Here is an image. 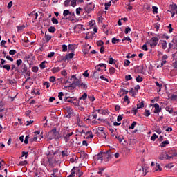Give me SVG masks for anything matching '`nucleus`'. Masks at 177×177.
<instances>
[{"mask_svg": "<svg viewBox=\"0 0 177 177\" xmlns=\"http://www.w3.org/2000/svg\"><path fill=\"white\" fill-rule=\"evenodd\" d=\"M61 136L59 132L56 130V129H53L48 133V139L49 140H52V139H60Z\"/></svg>", "mask_w": 177, "mask_h": 177, "instance_id": "obj_1", "label": "nucleus"}, {"mask_svg": "<svg viewBox=\"0 0 177 177\" xmlns=\"http://www.w3.org/2000/svg\"><path fill=\"white\" fill-rule=\"evenodd\" d=\"M104 156L106 162H108L111 158H113V153L111 150H108L106 152H104Z\"/></svg>", "mask_w": 177, "mask_h": 177, "instance_id": "obj_2", "label": "nucleus"}, {"mask_svg": "<svg viewBox=\"0 0 177 177\" xmlns=\"http://www.w3.org/2000/svg\"><path fill=\"white\" fill-rule=\"evenodd\" d=\"M158 37H152L149 41L150 46L151 48H156L158 44Z\"/></svg>", "mask_w": 177, "mask_h": 177, "instance_id": "obj_3", "label": "nucleus"}, {"mask_svg": "<svg viewBox=\"0 0 177 177\" xmlns=\"http://www.w3.org/2000/svg\"><path fill=\"white\" fill-rule=\"evenodd\" d=\"M145 171V169H143V167H137L136 171H135V177L138 176H143V172Z\"/></svg>", "mask_w": 177, "mask_h": 177, "instance_id": "obj_4", "label": "nucleus"}, {"mask_svg": "<svg viewBox=\"0 0 177 177\" xmlns=\"http://www.w3.org/2000/svg\"><path fill=\"white\" fill-rule=\"evenodd\" d=\"M84 9L87 13H91L95 9V4L93 3H89Z\"/></svg>", "mask_w": 177, "mask_h": 177, "instance_id": "obj_5", "label": "nucleus"}, {"mask_svg": "<svg viewBox=\"0 0 177 177\" xmlns=\"http://www.w3.org/2000/svg\"><path fill=\"white\" fill-rule=\"evenodd\" d=\"M73 80H74L73 82L75 85H76V86H80L81 85V81H80V80L77 79L75 75H72L70 79L71 81H72Z\"/></svg>", "mask_w": 177, "mask_h": 177, "instance_id": "obj_6", "label": "nucleus"}, {"mask_svg": "<svg viewBox=\"0 0 177 177\" xmlns=\"http://www.w3.org/2000/svg\"><path fill=\"white\" fill-rule=\"evenodd\" d=\"M167 158L168 153H167V151L162 152L158 156L159 160H161V161H164V160H168L167 159Z\"/></svg>", "mask_w": 177, "mask_h": 177, "instance_id": "obj_7", "label": "nucleus"}, {"mask_svg": "<svg viewBox=\"0 0 177 177\" xmlns=\"http://www.w3.org/2000/svg\"><path fill=\"white\" fill-rule=\"evenodd\" d=\"M85 31V28H84V25L77 24L74 27V30L77 32H80V31Z\"/></svg>", "mask_w": 177, "mask_h": 177, "instance_id": "obj_8", "label": "nucleus"}, {"mask_svg": "<svg viewBox=\"0 0 177 177\" xmlns=\"http://www.w3.org/2000/svg\"><path fill=\"white\" fill-rule=\"evenodd\" d=\"M176 152L174 151H169L167 153V160H171V158H174L176 156Z\"/></svg>", "mask_w": 177, "mask_h": 177, "instance_id": "obj_9", "label": "nucleus"}, {"mask_svg": "<svg viewBox=\"0 0 177 177\" xmlns=\"http://www.w3.org/2000/svg\"><path fill=\"white\" fill-rule=\"evenodd\" d=\"M72 135H74L73 132L68 133L66 135H64V139L66 143H68V140H70V136H72Z\"/></svg>", "mask_w": 177, "mask_h": 177, "instance_id": "obj_10", "label": "nucleus"}, {"mask_svg": "<svg viewBox=\"0 0 177 177\" xmlns=\"http://www.w3.org/2000/svg\"><path fill=\"white\" fill-rule=\"evenodd\" d=\"M154 108H155V110H154V111H153V113H155V114H157V113H160V111H161V108H160V105L158 104H154Z\"/></svg>", "mask_w": 177, "mask_h": 177, "instance_id": "obj_11", "label": "nucleus"}, {"mask_svg": "<svg viewBox=\"0 0 177 177\" xmlns=\"http://www.w3.org/2000/svg\"><path fill=\"white\" fill-rule=\"evenodd\" d=\"M80 154V157H81V158H82V160H88V154H86V153H85V151H81Z\"/></svg>", "mask_w": 177, "mask_h": 177, "instance_id": "obj_12", "label": "nucleus"}, {"mask_svg": "<svg viewBox=\"0 0 177 177\" xmlns=\"http://www.w3.org/2000/svg\"><path fill=\"white\" fill-rule=\"evenodd\" d=\"M97 160H100V161H103V157H104V152L100 151L97 155Z\"/></svg>", "mask_w": 177, "mask_h": 177, "instance_id": "obj_13", "label": "nucleus"}, {"mask_svg": "<svg viewBox=\"0 0 177 177\" xmlns=\"http://www.w3.org/2000/svg\"><path fill=\"white\" fill-rule=\"evenodd\" d=\"M172 44L174 45V49H176V52L174 54H173V57H175V55H177V40L173 39L171 41Z\"/></svg>", "mask_w": 177, "mask_h": 177, "instance_id": "obj_14", "label": "nucleus"}, {"mask_svg": "<svg viewBox=\"0 0 177 177\" xmlns=\"http://www.w3.org/2000/svg\"><path fill=\"white\" fill-rule=\"evenodd\" d=\"M86 48H84L83 50V53H84V55H88V53L89 52V50L91 49V46L89 45H86Z\"/></svg>", "mask_w": 177, "mask_h": 177, "instance_id": "obj_15", "label": "nucleus"}, {"mask_svg": "<svg viewBox=\"0 0 177 177\" xmlns=\"http://www.w3.org/2000/svg\"><path fill=\"white\" fill-rule=\"evenodd\" d=\"M66 110L68 111L67 117H68V118H70V117H71V115H73V109H71L70 107H66Z\"/></svg>", "mask_w": 177, "mask_h": 177, "instance_id": "obj_16", "label": "nucleus"}, {"mask_svg": "<svg viewBox=\"0 0 177 177\" xmlns=\"http://www.w3.org/2000/svg\"><path fill=\"white\" fill-rule=\"evenodd\" d=\"M119 95H120V96H122V95H128V91L121 88L119 91Z\"/></svg>", "mask_w": 177, "mask_h": 177, "instance_id": "obj_17", "label": "nucleus"}, {"mask_svg": "<svg viewBox=\"0 0 177 177\" xmlns=\"http://www.w3.org/2000/svg\"><path fill=\"white\" fill-rule=\"evenodd\" d=\"M44 38H45L46 42H49V41H50V39H52V36L48 35V34L46 33V32H45Z\"/></svg>", "mask_w": 177, "mask_h": 177, "instance_id": "obj_18", "label": "nucleus"}, {"mask_svg": "<svg viewBox=\"0 0 177 177\" xmlns=\"http://www.w3.org/2000/svg\"><path fill=\"white\" fill-rule=\"evenodd\" d=\"M68 15H71V12H70V10H64L63 16H64V17L68 16Z\"/></svg>", "mask_w": 177, "mask_h": 177, "instance_id": "obj_19", "label": "nucleus"}, {"mask_svg": "<svg viewBox=\"0 0 177 177\" xmlns=\"http://www.w3.org/2000/svg\"><path fill=\"white\" fill-rule=\"evenodd\" d=\"M17 165L19 167H24V165H27V160L21 161L17 164Z\"/></svg>", "mask_w": 177, "mask_h": 177, "instance_id": "obj_20", "label": "nucleus"}, {"mask_svg": "<svg viewBox=\"0 0 177 177\" xmlns=\"http://www.w3.org/2000/svg\"><path fill=\"white\" fill-rule=\"evenodd\" d=\"M84 133H85V135H89L88 136L86 137V139H89V138H93V135L92 134L91 131H87Z\"/></svg>", "mask_w": 177, "mask_h": 177, "instance_id": "obj_21", "label": "nucleus"}, {"mask_svg": "<svg viewBox=\"0 0 177 177\" xmlns=\"http://www.w3.org/2000/svg\"><path fill=\"white\" fill-rule=\"evenodd\" d=\"M104 6H105V10H109V8H110V6H111V1L105 3Z\"/></svg>", "mask_w": 177, "mask_h": 177, "instance_id": "obj_22", "label": "nucleus"}, {"mask_svg": "<svg viewBox=\"0 0 177 177\" xmlns=\"http://www.w3.org/2000/svg\"><path fill=\"white\" fill-rule=\"evenodd\" d=\"M48 32H51L53 33L55 32V31H56V28L53 27V26H50L48 29Z\"/></svg>", "mask_w": 177, "mask_h": 177, "instance_id": "obj_23", "label": "nucleus"}, {"mask_svg": "<svg viewBox=\"0 0 177 177\" xmlns=\"http://www.w3.org/2000/svg\"><path fill=\"white\" fill-rule=\"evenodd\" d=\"M167 45H168L167 41L162 40V49H167Z\"/></svg>", "mask_w": 177, "mask_h": 177, "instance_id": "obj_24", "label": "nucleus"}, {"mask_svg": "<svg viewBox=\"0 0 177 177\" xmlns=\"http://www.w3.org/2000/svg\"><path fill=\"white\" fill-rule=\"evenodd\" d=\"M71 88H73V89H75V88H77V86L75 85V83H74V82L71 84H70L69 86H68V90L70 91V89H71Z\"/></svg>", "mask_w": 177, "mask_h": 177, "instance_id": "obj_25", "label": "nucleus"}, {"mask_svg": "<svg viewBox=\"0 0 177 177\" xmlns=\"http://www.w3.org/2000/svg\"><path fill=\"white\" fill-rule=\"evenodd\" d=\"M22 68V69L21 70V71L24 74L25 73H27V66L26 65H22L21 66Z\"/></svg>", "mask_w": 177, "mask_h": 177, "instance_id": "obj_26", "label": "nucleus"}, {"mask_svg": "<svg viewBox=\"0 0 177 177\" xmlns=\"http://www.w3.org/2000/svg\"><path fill=\"white\" fill-rule=\"evenodd\" d=\"M80 86V88H82V89H87L88 88V85H86V84H84L82 82H81Z\"/></svg>", "mask_w": 177, "mask_h": 177, "instance_id": "obj_27", "label": "nucleus"}, {"mask_svg": "<svg viewBox=\"0 0 177 177\" xmlns=\"http://www.w3.org/2000/svg\"><path fill=\"white\" fill-rule=\"evenodd\" d=\"M87 97H88V94H86V93H84V94L82 95V97H80V99L82 100H86Z\"/></svg>", "mask_w": 177, "mask_h": 177, "instance_id": "obj_28", "label": "nucleus"}, {"mask_svg": "<svg viewBox=\"0 0 177 177\" xmlns=\"http://www.w3.org/2000/svg\"><path fill=\"white\" fill-rule=\"evenodd\" d=\"M66 59H73V57H74V53H71L66 55Z\"/></svg>", "mask_w": 177, "mask_h": 177, "instance_id": "obj_29", "label": "nucleus"}, {"mask_svg": "<svg viewBox=\"0 0 177 177\" xmlns=\"http://www.w3.org/2000/svg\"><path fill=\"white\" fill-rule=\"evenodd\" d=\"M71 6L75 8L77 6V0H72L71 3Z\"/></svg>", "mask_w": 177, "mask_h": 177, "instance_id": "obj_30", "label": "nucleus"}, {"mask_svg": "<svg viewBox=\"0 0 177 177\" xmlns=\"http://www.w3.org/2000/svg\"><path fill=\"white\" fill-rule=\"evenodd\" d=\"M59 71H60V68L59 67L53 68L52 69V72L53 73V74H55V73H59Z\"/></svg>", "mask_w": 177, "mask_h": 177, "instance_id": "obj_31", "label": "nucleus"}, {"mask_svg": "<svg viewBox=\"0 0 177 177\" xmlns=\"http://www.w3.org/2000/svg\"><path fill=\"white\" fill-rule=\"evenodd\" d=\"M143 107H145L143 101L140 104H137V109H143Z\"/></svg>", "mask_w": 177, "mask_h": 177, "instance_id": "obj_32", "label": "nucleus"}, {"mask_svg": "<svg viewBox=\"0 0 177 177\" xmlns=\"http://www.w3.org/2000/svg\"><path fill=\"white\" fill-rule=\"evenodd\" d=\"M136 81L137 82H142L143 81V77L138 75L137 77H136Z\"/></svg>", "mask_w": 177, "mask_h": 177, "instance_id": "obj_33", "label": "nucleus"}, {"mask_svg": "<svg viewBox=\"0 0 177 177\" xmlns=\"http://www.w3.org/2000/svg\"><path fill=\"white\" fill-rule=\"evenodd\" d=\"M136 124H138L136 122H133L131 126L129 127V129H134Z\"/></svg>", "mask_w": 177, "mask_h": 177, "instance_id": "obj_34", "label": "nucleus"}, {"mask_svg": "<svg viewBox=\"0 0 177 177\" xmlns=\"http://www.w3.org/2000/svg\"><path fill=\"white\" fill-rule=\"evenodd\" d=\"M153 13L157 14L158 13V8L157 6H152Z\"/></svg>", "mask_w": 177, "mask_h": 177, "instance_id": "obj_35", "label": "nucleus"}, {"mask_svg": "<svg viewBox=\"0 0 177 177\" xmlns=\"http://www.w3.org/2000/svg\"><path fill=\"white\" fill-rule=\"evenodd\" d=\"M51 21L53 23V24H59V21L55 17L51 19Z\"/></svg>", "mask_w": 177, "mask_h": 177, "instance_id": "obj_36", "label": "nucleus"}, {"mask_svg": "<svg viewBox=\"0 0 177 177\" xmlns=\"http://www.w3.org/2000/svg\"><path fill=\"white\" fill-rule=\"evenodd\" d=\"M45 63H48V62L44 61L40 64V68H41V70H44V68H45Z\"/></svg>", "mask_w": 177, "mask_h": 177, "instance_id": "obj_37", "label": "nucleus"}, {"mask_svg": "<svg viewBox=\"0 0 177 177\" xmlns=\"http://www.w3.org/2000/svg\"><path fill=\"white\" fill-rule=\"evenodd\" d=\"M22 63H23V60H21V59H18L16 62V64H17V67H20V66H21Z\"/></svg>", "mask_w": 177, "mask_h": 177, "instance_id": "obj_38", "label": "nucleus"}, {"mask_svg": "<svg viewBox=\"0 0 177 177\" xmlns=\"http://www.w3.org/2000/svg\"><path fill=\"white\" fill-rule=\"evenodd\" d=\"M151 113L149 110L146 109L145 113H144V115L145 117H149Z\"/></svg>", "mask_w": 177, "mask_h": 177, "instance_id": "obj_39", "label": "nucleus"}, {"mask_svg": "<svg viewBox=\"0 0 177 177\" xmlns=\"http://www.w3.org/2000/svg\"><path fill=\"white\" fill-rule=\"evenodd\" d=\"M156 139H158V136L153 134L151 138V140H153V142H154V140H156Z\"/></svg>", "mask_w": 177, "mask_h": 177, "instance_id": "obj_40", "label": "nucleus"}, {"mask_svg": "<svg viewBox=\"0 0 177 177\" xmlns=\"http://www.w3.org/2000/svg\"><path fill=\"white\" fill-rule=\"evenodd\" d=\"M166 111H168L170 114H172L174 110L172 109V108H170L169 106H167L165 108Z\"/></svg>", "mask_w": 177, "mask_h": 177, "instance_id": "obj_41", "label": "nucleus"}, {"mask_svg": "<svg viewBox=\"0 0 177 177\" xmlns=\"http://www.w3.org/2000/svg\"><path fill=\"white\" fill-rule=\"evenodd\" d=\"M165 145H169V141L166 140L162 142L161 147H165Z\"/></svg>", "mask_w": 177, "mask_h": 177, "instance_id": "obj_42", "label": "nucleus"}, {"mask_svg": "<svg viewBox=\"0 0 177 177\" xmlns=\"http://www.w3.org/2000/svg\"><path fill=\"white\" fill-rule=\"evenodd\" d=\"M103 171H104V168H100L99 171L97 172L98 175L103 176Z\"/></svg>", "mask_w": 177, "mask_h": 177, "instance_id": "obj_43", "label": "nucleus"}, {"mask_svg": "<svg viewBox=\"0 0 177 177\" xmlns=\"http://www.w3.org/2000/svg\"><path fill=\"white\" fill-rule=\"evenodd\" d=\"M63 96H64V94H63V92H59L58 94V97L59 100H63Z\"/></svg>", "mask_w": 177, "mask_h": 177, "instance_id": "obj_44", "label": "nucleus"}, {"mask_svg": "<svg viewBox=\"0 0 177 177\" xmlns=\"http://www.w3.org/2000/svg\"><path fill=\"white\" fill-rule=\"evenodd\" d=\"M156 86H158L159 90L158 92H160L161 91V88H162V84H160V83H158V82H155Z\"/></svg>", "mask_w": 177, "mask_h": 177, "instance_id": "obj_45", "label": "nucleus"}, {"mask_svg": "<svg viewBox=\"0 0 177 177\" xmlns=\"http://www.w3.org/2000/svg\"><path fill=\"white\" fill-rule=\"evenodd\" d=\"M118 42H120V39L115 37L112 38V44H117Z\"/></svg>", "mask_w": 177, "mask_h": 177, "instance_id": "obj_46", "label": "nucleus"}, {"mask_svg": "<svg viewBox=\"0 0 177 177\" xmlns=\"http://www.w3.org/2000/svg\"><path fill=\"white\" fill-rule=\"evenodd\" d=\"M138 73H139V74H142V73H143V66L138 67Z\"/></svg>", "mask_w": 177, "mask_h": 177, "instance_id": "obj_47", "label": "nucleus"}, {"mask_svg": "<svg viewBox=\"0 0 177 177\" xmlns=\"http://www.w3.org/2000/svg\"><path fill=\"white\" fill-rule=\"evenodd\" d=\"M97 46H103V45H104V43L103 42V41L100 40L98 41H97Z\"/></svg>", "mask_w": 177, "mask_h": 177, "instance_id": "obj_48", "label": "nucleus"}, {"mask_svg": "<svg viewBox=\"0 0 177 177\" xmlns=\"http://www.w3.org/2000/svg\"><path fill=\"white\" fill-rule=\"evenodd\" d=\"M70 2H71V0H66L64 2V6H69L70 5Z\"/></svg>", "mask_w": 177, "mask_h": 177, "instance_id": "obj_49", "label": "nucleus"}, {"mask_svg": "<svg viewBox=\"0 0 177 177\" xmlns=\"http://www.w3.org/2000/svg\"><path fill=\"white\" fill-rule=\"evenodd\" d=\"M16 53H17L16 50H10L9 51V55H11V56H13V55H16Z\"/></svg>", "mask_w": 177, "mask_h": 177, "instance_id": "obj_50", "label": "nucleus"}, {"mask_svg": "<svg viewBox=\"0 0 177 177\" xmlns=\"http://www.w3.org/2000/svg\"><path fill=\"white\" fill-rule=\"evenodd\" d=\"M3 68H5V70H7V71H9L10 70V65H3Z\"/></svg>", "mask_w": 177, "mask_h": 177, "instance_id": "obj_51", "label": "nucleus"}, {"mask_svg": "<svg viewBox=\"0 0 177 177\" xmlns=\"http://www.w3.org/2000/svg\"><path fill=\"white\" fill-rule=\"evenodd\" d=\"M109 64H114V59L111 56L109 58Z\"/></svg>", "mask_w": 177, "mask_h": 177, "instance_id": "obj_52", "label": "nucleus"}, {"mask_svg": "<svg viewBox=\"0 0 177 177\" xmlns=\"http://www.w3.org/2000/svg\"><path fill=\"white\" fill-rule=\"evenodd\" d=\"M115 73V68L114 67H111L109 68V73L110 74H114Z\"/></svg>", "mask_w": 177, "mask_h": 177, "instance_id": "obj_53", "label": "nucleus"}, {"mask_svg": "<svg viewBox=\"0 0 177 177\" xmlns=\"http://www.w3.org/2000/svg\"><path fill=\"white\" fill-rule=\"evenodd\" d=\"M170 8H171V10H176V9H177V6H176V4H171V5H170Z\"/></svg>", "mask_w": 177, "mask_h": 177, "instance_id": "obj_54", "label": "nucleus"}, {"mask_svg": "<svg viewBox=\"0 0 177 177\" xmlns=\"http://www.w3.org/2000/svg\"><path fill=\"white\" fill-rule=\"evenodd\" d=\"M80 10H82V8H81V7H79L76 9V15H77V16H80Z\"/></svg>", "mask_w": 177, "mask_h": 177, "instance_id": "obj_55", "label": "nucleus"}, {"mask_svg": "<svg viewBox=\"0 0 177 177\" xmlns=\"http://www.w3.org/2000/svg\"><path fill=\"white\" fill-rule=\"evenodd\" d=\"M32 71L33 72V73H38V67L37 66H33L32 68Z\"/></svg>", "mask_w": 177, "mask_h": 177, "instance_id": "obj_56", "label": "nucleus"}, {"mask_svg": "<svg viewBox=\"0 0 177 177\" xmlns=\"http://www.w3.org/2000/svg\"><path fill=\"white\" fill-rule=\"evenodd\" d=\"M170 99H171V100H177V95H175V94L171 95V96L170 97Z\"/></svg>", "mask_w": 177, "mask_h": 177, "instance_id": "obj_57", "label": "nucleus"}, {"mask_svg": "<svg viewBox=\"0 0 177 177\" xmlns=\"http://www.w3.org/2000/svg\"><path fill=\"white\" fill-rule=\"evenodd\" d=\"M62 52H67V45H62Z\"/></svg>", "mask_w": 177, "mask_h": 177, "instance_id": "obj_58", "label": "nucleus"}, {"mask_svg": "<svg viewBox=\"0 0 177 177\" xmlns=\"http://www.w3.org/2000/svg\"><path fill=\"white\" fill-rule=\"evenodd\" d=\"M56 81V77L55 76H51L50 77V82H55Z\"/></svg>", "mask_w": 177, "mask_h": 177, "instance_id": "obj_59", "label": "nucleus"}, {"mask_svg": "<svg viewBox=\"0 0 177 177\" xmlns=\"http://www.w3.org/2000/svg\"><path fill=\"white\" fill-rule=\"evenodd\" d=\"M125 80L127 81H129L130 80H132V77L131 76V75H127L125 76Z\"/></svg>", "mask_w": 177, "mask_h": 177, "instance_id": "obj_60", "label": "nucleus"}, {"mask_svg": "<svg viewBox=\"0 0 177 177\" xmlns=\"http://www.w3.org/2000/svg\"><path fill=\"white\" fill-rule=\"evenodd\" d=\"M122 115H119V116H118V118H117V121H118V122H120V121H122Z\"/></svg>", "mask_w": 177, "mask_h": 177, "instance_id": "obj_61", "label": "nucleus"}, {"mask_svg": "<svg viewBox=\"0 0 177 177\" xmlns=\"http://www.w3.org/2000/svg\"><path fill=\"white\" fill-rule=\"evenodd\" d=\"M129 64H131V62L129 60H124V66H129Z\"/></svg>", "mask_w": 177, "mask_h": 177, "instance_id": "obj_62", "label": "nucleus"}, {"mask_svg": "<svg viewBox=\"0 0 177 177\" xmlns=\"http://www.w3.org/2000/svg\"><path fill=\"white\" fill-rule=\"evenodd\" d=\"M62 156H63V157H67V151H62Z\"/></svg>", "mask_w": 177, "mask_h": 177, "instance_id": "obj_63", "label": "nucleus"}, {"mask_svg": "<svg viewBox=\"0 0 177 177\" xmlns=\"http://www.w3.org/2000/svg\"><path fill=\"white\" fill-rule=\"evenodd\" d=\"M129 31H131V30L130 29V28H129V27L126 28V29H125V30H124V34H128V32H129Z\"/></svg>", "mask_w": 177, "mask_h": 177, "instance_id": "obj_64", "label": "nucleus"}]
</instances>
